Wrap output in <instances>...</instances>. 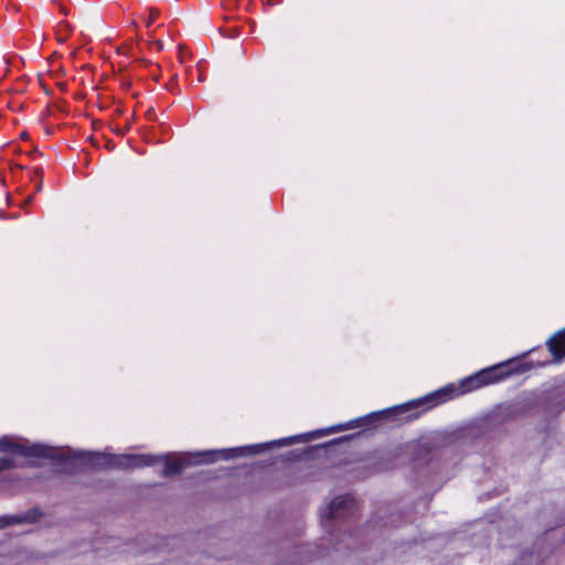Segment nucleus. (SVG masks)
Wrapping results in <instances>:
<instances>
[{"label":"nucleus","instance_id":"nucleus-1","mask_svg":"<svg viewBox=\"0 0 565 565\" xmlns=\"http://www.w3.org/2000/svg\"><path fill=\"white\" fill-rule=\"evenodd\" d=\"M75 459L82 463L89 466H108L119 469H135L143 468L156 465L159 457L151 455H120V456H105L99 452H85L79 451L75 454Z\"/></svg>","mask_w":565,"mask_h":565},{"label":"nucleus","instance_id":"nucleus-2","mask_svg":"<svg viewBox=\"0 0 565 565\" xmlns=\"http://www.w3.org/2000/svg\"><path fill=\"white\" fill-rule=\"evenodd\" d=\"M515 371L510 367V362L498 363L493 366L486 367L471 376L460 381V393H468L489 384L502 381L513 374Z\"/></svg>","mask_w":565,"mask_h":565},{"label":"nucleus","instance_id":"nucleus-3","mask_svg":"<svg viewBox=\"0 0 565 565\" xmlns=\"http://www.w3.org/2000/svg\"><path fill=\"white\" fill-rule=\"evenodd\" d=\"M296 439H297V437H290V438H282V439H278V440H274V441L265 443V444H257V445H249V446L223 449L221 451L201 452V454H198V456L202 457V459L198 460V462H213L216 460L217 454H221L222 455L221 458L225 459V460H228V459H232L235 457L256 455L266 449L271 448L274 445H277V446L290 445Z\"/></svg>","mask_w":565,"mask_h":565},{"label":"nucleus","instance_id":"nucleus-4","mask_svg":"<svg viewBox=\"0 0 565 565\" xmlns=\"http://www.w3.org/2000/svg\"><path fill=\"white\" fill-rule=\"evenodd\" d=\"M354 508L355 500L353 497L348 494L339 495L334 498L328 507L320 511L321 522L326 526L328 521L344 518Z\"/></svg>","mask_w":565,"mask_h":565},{"label":"nucleus","instance_id":"nucleus-5","mask_svg":"<svg viewBox=\"0 0 565 565\" xmlns=\"http://www.w3.org/2000/svg\"><path fill=\"white\" fill-rule=\"evenodd\" d=\"M20 456L24 458H50V459H56L57 451L56 449L43 445V444H32V445H24L21 444L20 448Z\"/></svg>","mask_w":565,"mask_h":565},{"label":"nucleus","instance_id":"nucleus-6","mask_svg":"<svg viewBox=\"0 0 565 565\" xmlns=\"http://www.w3.org/2000/svg\"><path fill=\"white\" fill-rule=\"evenodd\" d=\"M39 512L36 510L29 511L19 515H4L0 516V529L17 523H33L38 520Z\"/></svg>","mask_w":565,"mask_h":565},{"label":"nucleus","instance_id":"nucleus-7","mask_svg":"<svg viewBox=\"0 0 565 565\" xmlns=\"http://www.w3.org/2000/svg\"><path fill=\"white\" fill-rule=\"evenodd\" d=\"M548 349L556 361L565 356V330L559 331L547 341Z\"/></svg>","mask_w":565,"mask_h":565},{"label":"nucleus","instance_id":"nucleus-8","mask_svg":"<svg viewBox=\"0 0 565 565\" xmlns=\"http://www.w3.org/2000/svg\"><path fill=\"white\" fill-rule=\"evenodd\" d=\"M158 457L161 459H158L157 462L163 461V463H164V467L162 470V475L164 477H170V476H174V475L182 472L184 467L188 465V462H185L183 459L168 460L164 456H158Z\"/></svg>","mask_w":565,"mask_h":565},{"label":"nucleus","instance_id":"nucleus-9","mask_svg":"<svg viewBox=\"0 0 565 565\" xmlns=\"http://www.w3.org/2000/svg\"><path fill=\"white\" fill-rule=\"evenodd\" d=\"M21 443H18L13 437H0V452L19 455Z\"/></svg>","mask_w":565,"mask_h":565},{"label":"nucleus","instance_id":"nucleus-10","mask_svg":"<svg viewBox=\"0 0 565 565\" xmlns=\"http://www.w3.org/2000/svg\"><path fill=\"white\" fill-rule=\"evenodd\" d=\"M17 467L11 458H0V472Z\"/></svg>","mask_w":565,"mask_h":565},{"label":"nucleus","instance_id":"nucleus-11","mask_svg":"<svg viewBox=\"0 0 565 565\" xmlns=\"http://www.w3.org/2000/svg\"><path fill=\"white\" fill-rule=\"evenodd\" d=\"M395 409H385V411H381V412H377V413H373L370 415L371 418H375V419H382V418H386L392 412H394Z\"/></svg>","mask_w":565,"mask_h":565},{"label":"nucleus","instance_id":"nucleus-12","mask_svg":"<svg viewBox=\"0 0 565 565\" xmlns=\"http://www.w3.org/2000/svg\"><path fill=\"white\" fill-rule=\"evenodd\" d=\"M158 15V11L154 10V9H150V12H149V17L148 19L146 20V25L147 28H150V25L153 23V21L156 20Z\"/></svg>","mask_w":565,"mask_h":565},{"label":"nucleus","instance_id":"nucleus-13","mask_svg":"<svg viewBox=\"0 0 565 565\" xmlns=\"http://www.w3.org/2000/svg\"><path fill=\"white\" fill-rule=\"evenodd\" d=\"M455 392H456L455 387L448 386L445 390L437 392L436 395H446L448 393H455Z\"/></svg>","mask_w":565,"mask_h":565},{"label":"nucleus","instance_id":"nucleus-14","mask_svg":"<svg viewBox=\"0 0 565 565\" xmlns=\"http://www.w3.org/2000/svg\"><path fill=\"white\" fill-rule=\"evenodd\" d=\"M157 44H158L159 49H162L161 42H158Z\"/></svg>","mask_w":565,"mask_h":565},{"label":"nucleus","instance_id":"nucleus-15","mask_svg":"<svg viewBox=\"0 0 565 565\" xmlns=\"http://www.w3.org/2000/svg\"><path fill=\"white\" fill-rule=\"evenodd\" d=\"M32 198H28V200L25 201L26 203L31 202Z\"/></svg>","mask_w":565,"mask_h":565}]
</instances>
